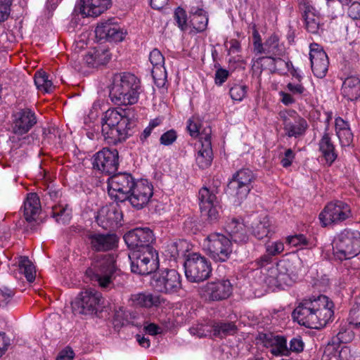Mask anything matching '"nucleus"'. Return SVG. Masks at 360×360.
Returning <instances> with one entry per match:
<instances>
[{
	"mask_svg": "<svg viewBox=\"0 0 360 360\" xmlns=\"http://www.w3.org/2000/svg\"><path fill=\"white\" fill-rule=\"evenodd\" d=\"M74 358V351L70 347H67L59 352L56 360H73Z\"/></svg>",
	"mask_w": 360,
	"mask_h": 360,
	"instance_id": "60",
	"label": "nucleus"
},
{
	"mask_svg": "<svg viewBox=\"0 0 360 360\" xmlns=\"http://www.w3.org/2000/svg\"><path fill=\"white\" fill-rule=\"evenodd\" d=\"M112 20H108L100 22L96 30L95 33L97 38L109 41H121L124 37V33L117 23L112 22Z\"/></svg>",
	"mask_w": 360,
	"mask_h": 360,
	"instance_id": "25",
	"label": "nucleus"
},
{
	"mask_svg": "<svg viewBox=\"0 0 360 360\" xmlns=\"http://www.w3.org/2000/svg\"><path fill=\"white\" fill-rule=\"evenodd\" d=\"M191 23L198 32L206 30L208 24V17L206 12L200 8H192L191 11Z\"/></svg>",
	"mask_w": 360,
	"mask_h": 360,
	"instance_id": "37",
	"label": "nucleus"
},
{
	"mask_svg": "<svg viewBox=\"0 0 360 360\" xmlns=\"http://www.w3.org/2000/svg\"><path fill=\"white\" fill-rule=\"evenodd\" d=\"M153 195V185L146 179H140L132 186L127 200L134 208L139 210L148 205Z\"/></svg>",
	"mask_w": 360,
	"mask_h": 360,
	"instance_id": "15",
	"label": "nucleus"
},
{
	"mask_svg": "<svg viewBox=\"0 0 360 360\" xmlns=\"http://www.w3.org/2000/svg\"><path fill=\"white\" fill-rule=\"evenodd\" d=\"M233 292V285L227 278L215 279L207 282L200 289V295L209 301H221L228 299Z\"/></svg>",
	"mask_w": 360,
	"mask_h": 360,
	"instance_id": "14",
	"label": "nucleus"
},
{
	"mask_svg": "<svg viewBox=\"0 0 360 360\" xmlns=\"http://www.w3.org/2000/svg\"><path fill=\"white\" fill-rule=\"evenodd\" d=\"M177 138L176 132L174 129H170L165 132L160 139V142L164 146L172 144Z\"/></svg>",
	"mask_w": 360,
	"mask_h": 360,
	"instance_id": "53",
	"label": "nucleus"
},
{
	"mask_svg": "<svg viewBox=\"0 0 360 360\" xmlns=\"http://www.w3.org/2000/svg\"><path fill=\"white\" fill-rule=\"evenodd\" d=\"M198 200L201 214L211 221L219 218L218 201L216 194L207 187H202L198 193Z\"/></svg>",
	"mask_w": 360,
	"mask_h": 360,
	"instance_id": "19",
	"label": "nucleus"
},
{
	"mask_svg": "<svg viewBox=\"0 0 360 360\" xmlns=\"http://www.w3.org/2000/svg\"><path fill=\"white\" fill-rule=\"evenodd\" d=\"M247 93V86L243 84H235L229 90V94L234 101H241Z\"/></svg>",
	"mask_w": 360,
	"mask_h": 360,
	"instance_id": "45",
	"label": "nucleus"
},
{
	"mask_svg": "<svg viewBox=\"0 0 360 360\" xmlns=\"http://www.w3.org/2000/svg\"><path fill=\"white\" fill-rule=\"evenodd\" d=\"M286 242L293 247H302L308 244L306 237L302 234L288 236Z\"/></svg>",
	"mask_w": 360,
	"mask_h": 360,
	"instance_id": "50",
	"label": "nucleus"
},
{
	"mask_svg": "<svg viewBox=\"0 0 360 360\" xmlns=\"http://www.w3.org/2000/svg\"><path fill=\"white\" fill-rule=\"evenodd\" d=\"M152 285L158 292L165 294L175 293L181 288V276L174 269H165L153 275Z\"/></svg>",
	"mask_w": 360,
	"mask_h": 360,
	"instance_id": "12",
	"label": "nucleus"
},
{
	"mask_svg": "<svg viewBox=\"0 0 360 360\" xmlns=\"http://www.w3.org/2000/svg\"><path fill=\"white\" fill-rule=\"evenodd\" d=\"M174 20H176L179 27L181 30H186L187 28V15L186 11L178 7L174 11Z\"/></svg>",
	"mask_w": 360,
	"mask_h": 360,
	"instance_id": "48",
	"label": "nucleus"
},
{
	"mask_svg": "<svg viewBox=\"0 0 360 360\" xmlns=\"http://www.w3.org/2000/svg\"><path fill=\"white\" fill-rule=\"evenodd\" d=\"M139 79L129 72L115 74L110 89L111 101L117 105H133L138 101Z\"/></svg>",
	"mask_w": 360,
	"mask_h": 360,
	"instance_id": "2",
	"label": "nucleus"
},
{
	"mask_svg": "<svg viewBox=\"0 0 360 360\" xmlns=\"http://www.w3.org/2000/svg\"><path fill=\"white\" fill-rule=\"evenodd\" d=\"M135 182L129 174H115L110 177L108 181V194L115 201L124 202Z\"/></svg>",
	"mask_w": 360,
	"mask_h": 360,
	"instance_id": "13",
	"label": "nucleus"
},
{
	"mask_svg": "<svg viewBox=\"0 0 360 360\" xmlns=\"http://www.w3.org/2000/svg\"><path fill=\"white\" fill-rule=\"evenodd\" d=\"M149 59L153 66L152 70L153 79H157V77L159 75H162L165 78V58L162 53L158 49H155L150 52Z\"/></svg>",
	"mask_w": 360,
	"mask_h": 360,
	"instance_id": "38",
	"label": "nucleus"
},
{
	"mask_svg": "<svg viewBox=\"0 0 360 360\" xmlns=\"http://www.w3.org/2000/svg\"><path fill=\"white\" fill-rule=\"evenodd\" d=\"M10 345V338L6 333L0 331V357H1Z\"/></svg>",
	"mask_w": 360,
	"mask_h": 360,
	"instance_id": "59",
	"label": "nucleus"
},
{
	"mask_svg": "<svg viewBox=\"0 0 360 360\" xmlns=\"http://www.w3.org/2000/svg\"><path fill=\"white\" fill-rule=\"evenodd\" d=\"M124 240L132 250H144L146 247L153 248L150 243L154 240V236L149 228H136L126 233Z\"/></svg>",
	"mask_w": 360,
	"mask_h": 360,
	"instance_id": "18",
	"label": "nucleus"
},
{
	"mask_svg": "<svg viewBox=\"0 0 360 360\" xmlns=\"http://www.w3.org/2000/svg\"><path fill=\"white\" fill-rule=\"evenodd\" d=\"M341 94L349 101H354L360 97V80L358 77H347L342 83Z\"/></svg>",
	"mask_w": 360,
	"mask_h": 360,
	"instance_id": "35",
	"label": "nucleus"
},
{
	"mask_svg": "<svg viewBox=\"0 0 360 360\" xmlns=\"http://www.w3.org/2000/svg\"><path fill=\"white\" fill-rule=\"evenodd\" d=\"M347 321L355 328L360 326V297L355 298V303L349 311Z\"/></svg>",
	"mask_w": 360,
	"mask_h": 360,
	"instance_id": "43",
	"label": "nucleus"
},
{
	"mask_svg": "<svg viewBox=\"0 0 360 360\" xmlns=\"http://www.w3.org/2000/svg\"><path fill=\"white\" fill-rule=\"evenodd\" d=\"M348 14L352 19H360V4L353 3L349 8Z\"/></svg>",
	"mask_w": 360,
	"mask_h": 360,
	"instance_id": "62",
	"label": "nucleus"
},
{
	"mask_svg": "<svg viewBox=\"0 0 360 360\" xmlns=\"http://www.w3.org/2000/svg\"><path fill=\"white\" fill-rule=\"evenodd\" d=\"M204 245L209 256L217 262H226L233 252L231 240L219 233L208 235Z\"/></svg>",
	"mask_w": 360,
	"mask_h": 360,
	"instance_id": "7",
	"label": "nucleus"
},
{
	"mask_svg": "<svg viewBox=\"0 0 360 360\" xmlns=\"http://www.w3.org/2000/svg\"><path fill=\"white\" fill-rule=\"evenodd\" d=\"M118 151L116 149L104 148L94 155L93 167L102 173L111 174L118 169Z\"/></svg>",
	"mask_w": 360,
	"mask_h": 360,
	"instance_id": "17",
	"label": "nucleus"
},
{
	"mask_svg": "<svg viewBox=\"0 0 360 360\" xmlns=\"http://www.w3.org/2000/svg\"><path fill=\"white\" fill-rule=\"evenodd\" d=\"M34 84L39 91L44 93H50L55 88L52 81L49 79L47 73L42 70L36 72Z\"/></svg>",
	"mask_w": 360,
	"mask_h": 360,
	"instance_id": "41",
	"label": "nucleus"
},
{
	"mask_svg": "<svg viewBox=\"0 0 360 360\" xmlns=\"http://www.w3.org/2000/svg\"><path fill=\"white\" fill-rule=\"evenodd\" d=\"M53 217L58 223L67 224L71 219V210L67 206L65 207H53Z\"/></svg>",
	"mask_w": 360,
	"mask_h": 360,
	"instance_id": "44",
	"label": "nucleus"
},
{
	"mask_svg": "<svg viewBox=\"0 0 360 360\" xmlns=\"http://www.w3.org/2000/svg\"><path fill=\"white\" fill-rule=\"evenodd\" d=\"M200 142V147L198 148L195 160L199 167L205 169L211 165L213 157L210 133H207L205 136L201 135Z\"/></svg>",
	"mask_w": 360,
	"mask_h": 360,
	"instance_id": "27",
	"label": "nucleus"
},
{
	"mask_svg": "<svg viewBox=\"0 0 360 360\" xmlns=\"http://www.w3.org/2000/svg\"><path fill=\"white\" fill-rule=\"evenodd\" d=\"M226 230L235 243H243L248 240L246 227L239 219H231L226 224Z\"/></svg>",
	"mask_w": 360,
	"mask_h": 360,
	"instance_id": "32",
	"label": "nucleus"
},
{
	"mask_svg": "<svg viewBox=\"0 0 360 360\" xmlns=\"http://www.w3.org/2000/svg\"><path fill=\"white\" fill-rule=\"evenodd\" d=\"M191 334L199 338L212 336V326L198 325L190 328Z\"/></svg>",
	"mask_w": 360,
	"mask_h": 360,
	"instance_id": "47",
	"label": "nucleus"
},
{
	"mask_svg": "<svg viewBox=\"0 0 360 360\" xmlns=\"http://www.w3.org/2000/svg\"><path fill=\"white\" fill-rule=\"evenodd\" d=\"M278 115L282 120L285 134L288 137L297 139L305 135L309 128L308 123L295 110H282Z\"/></svg>",
	"mask_w": 360,
	"mask_h": 360,
	"instance_id": "10",
	"label": "nucleus"
},
{
	"mask_svg": "<svg viewBox=\"0 0 360 360\" xmlns=\"http://www.w3.org/2000/svg\"><path fill=\"white\" fill-rule=\"evenodd\" d=\"M13 117L12 131L18 136L27 134L37 123L35 114L28 108L20 110Z\"/></svg>",
	"mask_w": 360,
	"mask_h": 360,
	"instance_id": "21",
	"label": "nucleus"
},
{
	"mask_svg": "<svg viewBox=\"0 0 360 360\" xmlns=\"http://www.w3.org/2000/svg\"><path fill=\"white\" fill-rule=\"evenodd\" d=\"M272 261V257L267 254L262 255L259 258L256 259L255 263L257 264V267H264L268 264H270Z\"/></svg>",
	"mask_w": 360,
	"mask_h": 360,
	"instance_id": "63",
	"label": "nucleus"
},
{
	"mask_svg": "<svg viewBox=\"0 0 360 360\" xmlns=\"http://www.w3.org/2000/svg\"><path fill=\"white\" fill-rule=\"evenodd\" d=\"M319 151L321 157L324 159L328 165H331L336 160L338 154L336 153L335 146L333 145L331 138L327 131H325L319 142Z\"/></svg>",
	"mask_w": 360,
	"mask_h": 360,
	"instance_id": "34",
	"label": "nucleus"
},
{
	"mask_svg": "<svg viewBox=\"0 0 360 360\" xmlns=\"http://www.w3.org/2000/svg\"><path fill=\"white\" fill-rule=\"evenodd\" d=\"M101 294L94 289L82 292L72 303L75 314L90 315L96 313L102 302Z\"/></svg>",
	"mask_w": 360,
	"mask_h": 360,
	"instance_id": "11",
	"label": "nucleus"
},
{
	"mask_svg": "<svg viewBox=\"0 0 360 360\" xmlns=\"http://www.w3.org/2000/svg\"><path fill=\"white\" fill-rule=\"evenodd\" d=\"M15 295V291L7 287L0 288V301L7 304Z\"/></svg>",
	"mask_w": 360,
	"mask_h": 360,
	"instance_id": "57",
	"label": "nucleus"
},
{
	"mask_svg": "<svg viewBox=\"0 0 360 360\" xmlns=\"http://www.w3.org/2000/svg\"><path fill=\"white\" fill-rule=\"evenodd\" d=\"M102 133L110 143L122 142L130 136L131 122L122 108L108 109L103 118Z\"/></svg>",
	"mask_w": 360,
	"mask_h": 360,
	"instance_id": "3",
	"label": "nucleus"
},
{
	"mask_svg": "<svg viewBox=\"0 0 360 360\" xmlns=\"http://www.w3.org/2000/svg\"><path fill=\"white\" fill-rule=\"evenodd\" d=\"M304 349V342L300 337L293 338L290 341L289 355L290 352L300 353Z\"/></svg>",
	"mask_w": 360,
	"mask_h": 360,
	"instance_id": "54",
	"label": "nucleus"
},
{
	"mask_svg": "<svg viewBox=\"0 0 360 360\" xmlns=\"http://www.w3.org/2000/svg\"><path fill=\"white\" fill-rule=\"evenodd\" d=\"M40 212L41 203L39 196L34 193H28L23 207L24 217L26 221H35Z\"/></svg>",
	"mask_w": 360,
	"mask_h": 360,
	"instance_id": "33",
	"label": "nucleus"
},
{
	"mask_svg": "<svg viewBox=\"0 0 360 360\" xmlns=\"http://www.w3.org/2000/svg\"><path fill=\"white\" fill-rule=\"evenodd\" d=\"M342 146H348L353 140V134L350 129L336 132Z\"/></svg>",
	"mask_w": 360,
	"mask_h": 360,
	"instance_id": "51",
	"label": "nucleus"
},
{
	"mask_svg": "<svg viewBox=\"0 0 360 360\" xmlns=\"http://www.w3.org/2000/svg\"><path fill=\"white\" fill-rule=\"evenodd\" d=\"M122 218V214L117 205H110L102 207L98 212L96 221L104 229L117 226Z\"/></svg>",
	"mask_w": 360,
	"mask_h": 360,
	"instance_id": "24",
	"label": "nucleus"
},
{
	"mask_svg": "<svg viewBox=\"0 0 360 360\" xmlns=\"http://www.w3.org/2000/svg\"><path fill=\"white\" fill-rule=\"evenodd\" d=\"M84 62L90 68H98L107 64L110 60V54L107 49H94L89 51L83 58Z\"/></svg>",
	"mask_w": 360,
	"mask_h": 360,
	"instance_id": "31",
	"label": "nucleus"
},
{
	"mask_svg": "<svg viewBox=\"0 0 360 360\" xmlns=\"http://www.w3.org/2000/svg\"><path fill=\"white\" fill-rule=\"evenodd\" d=\"M281 102L285 105H290L296 102V98L307 95V91L302 81L292 80L287 83L283 91L278 93Z\"/></svg>",
	"mask_w": 360,
	"mask_h": 360,
	"instance_id": "26",
	"label": "nucleus"
},
{
	"mask_svg": "<svg viewBox=\"0 0 360 360\" xmlns=\"http://www.w3.org/2000/svg\"><path fill=\"white\" fill-rule=\"evenodd\" d=\"M269 55V58L274 60L272 56H281L283 53L282 49L279 45V39L276 34H271L264 43L261 51L259 54Z\"/></svg>",
	"mask_w": 360,
	"mask_h": 360,
	"instance_id": "39",
	"label": "nucleus"
},
{
	"mask_svg": "<svg viewBox=\"0 0 360 360\" xmlns=\"http://www.w3.org/2000/svg\"><path fill=\"white\" fill-rule=\"evenodd\" d=\"M130 300L134 306L144 308L158 307L164 302V299L160 295L150 292L133 294L131 295Z\"/></svg>",
	"mask_w": 360,
	"mask_h": 360,
	"instance_id": "29",
	"label": "nucleus"
},
{
	"mask_svg": "<svg viewBox=\"0 0 360 360\" xmlns=\"http://www.w3.org/2000/svg\"><path fill=\"white\" fill-rule=\"evenodd\" d=\"M338 360H355L349 347L344 346L341 348L338 353Z\"/></svg>",
	"mask_w": 360,
	"mask_h": 360,
	"instance_id": "61",
	"label": "nucleus"
},
{
	"mask_svg": "<svg viewBox=\"0 0 360 360\" xmlns=\"http://www.w3.org/2000/svg\"><path fill=\"white\" fill-rule=\"evenodd\" d=\"M115 258L111 255L97 257L86 269V274L91 280L98 281L100 286L105 288L110 283L115 271Z\"/></svg>",
	"mask_w": 360,
	"mask_h": 360,
	"instance_id": "5",
	"label": "nucleus"
},
{
	"mask_svg": "<svg viewBox=\"0 0 360 360\" xmlns=\"http://www.w3.org/2000/svg\"><path fill=\"white\" fill-rule=\"evenodd\" d=\"M295 158V154L291 148H288L285 151L284 155L281 159V165L286 168L290 167L294 159Z\"/></svg>",
	"mask_w": 360,
	"mask_h": 360,
	"instance_id": "56",
	"label": "nucleus"
},
{
	"mask_svg": "<svg viewBox=\"0 0 360 360\" xmlns=\"http://www.w3.org/2000/svg\"><path fill=\"white\" fill-rule=\"evenodd\" d=\"M309 58L314 75L318 78L326 76L328 69V58L326 53L317 44L310 45Z\"/></svg>",
	"mask_w": 360,
	"mask_h": 360,
	"instance_id": "20",
	"label": "nucleus"
},
{
	"mask_svg": "<svg viewBox=\"0 0 360 360\" xmlns=\"http://www.w3.org/2000/svg\"><path fill=\"white\" fill-rule=\"evenodd\" d=\"M229 75L228 70L224 68H219L215 73V83L217 85L221 86L227 79Z\"/></svg>",
	"mask_w": 360,
	"mask_h": 360,
	"instance_id": "58",
	"label": "nucleus"
},
{
	"mask_svg": "<svg viewBox=\"0 0 360 360\" xmlns=\"http://www.w3.org/2000/svg\"><path fill=\"white\" fill-rule=\"evenodd\" d=\"M259 340L264 347L269 349L274 356H288L289 350L287 340L283 335H276L273 333H261Z\"/></svg>",
	"mask_w": 360,
	"mask_h": 360,
	"instance_id": "23",
	"label": "nucleus"
},
{
	"mask_svg": "<svg viewBox=\"0 0 360 360\" xmlns=\"http://www.w3.org/2000/svg\"><path fill=\"white\" fill-rule=\"evenodd\" d=\"M12 0H0V22L6 20L10 14Z\"/></svg>",
	"mask_w": 360,
	"mask_h": 360,
	"instance_id": "52",
	"label": "nucleus"
},
{
	"mask_svg": "<svg viewBox=\"0 0 360 360\" xmlns=\"http://www.w3.org/2000/svg\"><path fill=\"white\" fill-rule=\"evenodd\" d=\"M111 0H82L81 12L86 16L97 17L106 11Z\"/></svg>",
	"mask_w": 360,
	"mask_h": 360,
	"instance_id": "30",
	"label": "nucleus"
},
{
	"mask_svg": "<svg viewBox=\"0 0 360 360\" xmlns=\"http://www.w3.org/2000/svg\"><path fill=\"white\" fill-rule=\"evenodd\" d=\"M266 252L271 257L281 254L284 250V245L281 241H275L265 245Z\"/></svg>",
	"mask_w": 360,
	"mask_h": 360,
	"instance_id": "49",
	"label": "nucleus"
},
{
	"mask_svg": "<svg viewBox=\"0 0 360 360\" xmlns=\"http://www.w3.org/2000/svg\"><path fill=\"white\" fill-rule=\"evenodd\" d=\"M333 302L326 295L311 296L302 300L292 312L298 323L310 328H321L331 320Z\"/></svg>",
	"mask_w": 360,
	"mask_h": 360,
	"instance_id": "1",
	"label": "nucleus"
},
{
	"mask_svg": "<svg viewBox=\"0 0 360 360\" xmlns=\"http://www.w3.org/2000/svg\"><path fill=\"white\" fill-rule=\"evenodd\" d=\"M236 326L233 323H219L212 326V336L231 335L236 333Z\"/></svg>",
	"mask_w": 360,
	"mask_h": 360,
	"instance_id": "42",
	"label": "nucleus"
},
{
	"mask_svg": "<svg viewBox=\"0 0 360 360\" xmlns=\"http://www.w3.org/2000/svg\"><path fill=\"white\" fill-rule=\"evenodd\" d=\"M352 217L350 206L341 200L327 203L319 214V220L323 226L338 224Z\"/></svg>",
	"mask_w": 360,
	"mask_h": 360,
	"instance_id": "9",
	"label": "nucleus"
},
{
	"mask_svg": "<svg viewBox=\"0 0 360 360\" xmlns=\"http://www.w3.org/2000/svg\"><path fill=\"white\" fill-rule=\"evenodd\" d=\"M18 263L20 273L25 275L28 282H33L36 277V270L32 262L27 257L20 256L18 257Z\"/></svg>",
	"mask_w": 360,
	"mask_h": 360,
	"instance_id": "40",
	"label": "nucleus"
},
{
	"mask_svg": "<svg viewBox=\"0 0 360 360\" xmlns=\"http://www.w3.org/2000/svg\"><path fill=\"white\" fill-rule=\"evenodd\" d=\"M254 179V174L249 169H241L233 174L229 188L233 191L238 201L246 198L252 189V183Z\"/></svg>",
	"mask_w": 360,
	"mask_h": 360,
	"instance_id": "16",
	"label": "nucleus"
},
{
	"mask_svg": "<svg viewBox=\"0 0 360 360\" xmlns=\"http://www.w3.org/2000/svg\"><path fill=\"white\" fill-rule=\"evenodd\" d=\"M333 250L340 259H349L360 252V233L356 231L344 230L335 238Z\"/></svg>",
	"mask_w": 360,
	"mask_h": 360,
	"instance_id": "4",
	"label": "nucleus"
},
{
	"mask_svg": "<svg viewBox=\"0 0 360 360\" xmlns=\"http://www.w3.org/2000/svg\"><path fill=\"white\" fill-rule=\"evenodd\" d=\"M252 234L259 240L269 237L272 232V224L267 215H262L252 224Z\"/></svg>",
	"mask_w": 360,
	"mask_h": 360,
	"instance_id": "36",
	"label": "nucleus"
},
{
	"mask_svg": "<svg viewBox=\"0 0 360 360\" xmlns=\"http://www.w3.org/2000/svg\"><path fill=\"white\" fill-rule=\"evenodd\" d=\"M305 27L308 32L317 34L320 29V17L316 9L306 0L300 4Z\"/></svg>",
	"mask_w": 360,
	"mask_h": 360,
	"instance_id": "28",
	"label": "nucleus"
},
{
	"mask_svg": "<svg viewBox=\"0 0 360 360\" xmlns=\"http://www.w3.org/2000/svg\"><path fill=\"white\" fill-rule=\"evenodd\" d=\"M187 129L189 131L190 135L193 137H197L198 136H200L201 135L202 136H205V135L207 133L210 134V132H211L210 129H208V131H205V133L204 135L202 134H200V131H199L200 130V122L198 118L194 117H192L191 118H190L188 120Z\"/></svg>",
	"mask_w": 360,
	"mask_h": 360,
	"instance_id": "46",
	"label": "nucleus"
},
{
	"mask_svg": "<svg viewBox=\"0 0 360 360\" xmlns=\"http://www.w3.org/2000/svg\"><path fill=\"white\" fill-rule=\"evenodd\" d=\"M336 349L337 348H334L333 345H328L324 348L322 360H330L335 355Z\"/></svg>",
	"mask_w": 360,
	"mask_h": 360,
	"instance_id": "64",
	"label": "nucleus"
},
{
	"mask_svg": "<svg viewBox=\"0 0 360 360\" xmlns=\"http://www.w3.org/2000/svg\"><path fill=\"white\" fill-rule=\"evenodd\" d=\"M252 39L254 51L259 54L264 44H262L261 36L255 25L252 27Z\"/></svg>",
	"mask_w": 360,
	"mask_h": 360,
	"instance_id": "55",
	"label": "nucleus"
},
{
	"mask_svg": "<svg viewBox=\"0 0 360 360\" xmlns=\"http://www.w3.org/2000/svg\"><path fill=\"white\" fill-rule=\"evenodd\" d=\"M185 274L191 282H200L206 280L212 271L210 262L198 253L188 255L185 264Z\"/></svg>",
	"mask_w": 360,
	"mask_h": 360,
	"instance_id": "8",
	"label": "nucleus"
},
{
	"mask_svg": "<svg viewBox=\"0 0 360 360\" xmlns=\"http://www.w3.org/2000/svg\"><path fill=\"white\" fill-rule=\"evenodd\" d=\"M133 250L129 254L131 271L140 275H148L158 266V255L153 248Z\"/></svg>",
	"mask_w": 360,
	"mask_h": 360,
	"instance_id": "6",
	"label": "nucleus"
},
{
	"mask_svg": "<svg viewBox=\"0 0 360 360\" xmlns=\"http://www.w3.org/2000/svg\"><path fill=\"white\" fill-rule=\"evenodd\" d=\"M86 240L91 249L95 252H105L114 249L117 245L118 239L115 234H103L89 232Z\"/></svg>",
	"mask_w": 360,
	"mask_h": 360,
	"instance_id": "22",
	"label": "nucleus"
}]
</instances>
